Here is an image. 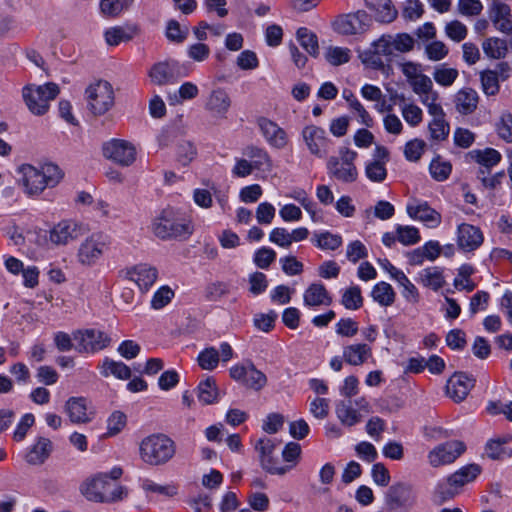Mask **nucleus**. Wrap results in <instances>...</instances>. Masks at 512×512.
Returning <instances> with one entry per match:
<instances>
[{
    "label": "nucleus",
    "instance_id": "nucleus-1",
    "mask_svg": "<svg viewBox=\"0 0 512 512\" xmlns=\"http://www.w3.org/2000/svg\"><path fill=\"white\" fill-rule=\"evenodd\" d=\"M120 467H114L110 472L95 474L80 485L81 494L91 502L115 503L127 497V489L117 480L122 476Z\"/></svg>",
    "mask_w": 512,
    "mask_h": 512
},
{
    "label": "nucleus",
    "instance_id": "nucleus-2",
    "mask_svg": "<svg viewBox=\"0 0 512 512\" xmlns=\"http://www.w3.org/2000/svg\"><path fill=\"white\" fill-rule=\"evenodd\" d=\"M17 172L18 185L30 198L40 196L47 188H54L64 177L63 171L53 163H46L39 167L23 164Z\"/></svg>",
    "mask_w": 512,
    "mask_h": 512
},
{
    "label": "nucleus",
    "instance_id": "nucleus-3",
    "mask_svg": "<svg viewBox=\"0 0 512 512\" xmlns=\"http://www.w3.org/2000/svg\"><path fill=\"white\" fill-rule=\"evenodd\" d=\"M138 454L140 460L148 466H163L174 458L176 444L166 434H150L139 442Z\"/></svg>",
    "mask_w": 512,
    "mask_h": 512
},
{
    "label": "nucleus",
    "instance_id": "nucleus-4",
    "mask_svg": "<svg viewBox=\"0 0 512 512\" xmlns=\"http://www.w3.org/2000/svg\"><path fill=\"white\" fill-rule=\"evenodd\" d=\"M152 231L160 239H187L193 233V225L184 214L166 208L153 220Z\"/></svg>",
    "mask_w": 512,
    "mask_h": 512
},
{
    "label": "nucleus",
    "instance_id": "nucleus-5",
    "mask_svg": "<svg viewBox=\"0 0 512 512\" xmlns=\"http://www.w3.org/2000/svg\"><path fill=\"white\" fill-rule=\"evenodd\" d=\"M399 68L413 93L419 97L423 105L429 104L433 100H439V93L434 90L431 78L423 73L421 64L404 61L399 64Z\"/></svg>",
    "mask_w": 512,
    "mask_h": 512
},
{
    "label": "nucleus",
    "instance_id": "nucleus-6",
    "mask_svg": "<svg viewBox=\"0 0 512 512\" xmlns=\"http://www.w3.org/2000/svg\"><path fill=\"white\" fill-rule=\"evenodd\" d=\"M60 93L56 83L48 82L43 85L27 84L22 88V99L29 110L35 116H43L50 109V103Z\"/></svg>",
    "mask_w": 512,
    "mask_h": 512
},
{
    "label": "nucleus",
    "instance_id": "nucleus-7",
    "mask_svg": "<svg viewBox=\"0 0 512 512\" xmlns=\"http://www.w3.org/2000/svg\"><path fill=\"white\" fill-rule=\"evenodd\" d=\"M482 469L478 464H468L451 474L445 481L439 482L434 490V497L439 502L454 498L461 487L474 481Z\"/></svg>",
    "mask_w": 512,
    "mask_h": 512
},
{
    "label": "nucleus",
    "instance_id": "nucleus-8",
    "mask_svg": "<svg viewBox=\"0 0 512 512\" xmlns=\"http://www.w3.org/2000/svg\"><path fill=\"white\" fill-rule=\"evenodd\" d=\"M110 238L102 232L86 237L77 249V261L86 267L95 265L109 250Z\"/></svg>",
    "mask_w": 512,
    "mask_h": 512
},
{
    "label": "nucleus",
    "instance_id": "nucleus-9",
    "mask_svg": "<svg viewBox=\"0 0 512 512\" xmlns=\"http://www.w3.org/2000/svg\"><path fill=\"white\" fill-rule=\"evenodd\" d=\"M357 152L347 147L339 149V156L330 157L327 168L330 175L343 183L355 182L358 178V170L355 166Z\"/></svg>",
    "mask_w": 512,
    "mask_h": 512
},
{
    "label": "nucleus",
    "instance_id": "nucleus-10",
    "mask_svg": "<svg viewBox=\"0 0 512 512\" xmlns=\"http://www.w3.org/2000/svg\"><path fill=\"white\" fill-rule=\"evenodd\" d=\"M89 110L94 115H103L108 112L115 103V94L112 85L105 80L91 83L85 91Z\"/></svg>",
    "mask_w": 512,
    "mask_h": 512
},
{
    "label": "nucleus",
    "instance_id": "nucleus-11",
    "mask_svg": "<svg viewBox=\"0 0 512 512\" xmlns=\"http://www.w3.org/2000/svg\"><path fill=\"white\" fill-rule=\"evenodd\" d=\"M86 231L83 223L74 219H62L55 223L48 231V242L55 247L71 244Z\"/></svg>",
    "mask_w": 512,
    "mask_h": 512
},
{
    "label": "nucleus",
    "instance_id": "nucleus-12",
    "mask_svg": "<svg viewBox=\"0 0 512 512\" xmlns=\"http://www.w3.org/2000/svg\"><path fill=\"white\" fill-rule=\"evenodd\" d=\"M416 502L415 492L410 484L396 483L386 493V505L389 512H407Z\"/></svg>",
    "mask_w": 512,
    "mask_h": 512
},
{
    "label": "nucleus",
    "instance_id": "nucleus-13",
    "mask_svg": "<svg viewBox=\"0 0 512 512\" xmlns=\"http://www.w3.org/2000/svg\"><path fill=\"white\" fill-rule=\"evenodd\" d=\"M103 156L116 163L117 165L127 167L136 160L135 146L123 139H111L102 146Z\"/></svg>",
    "mask_w": 512,
    "mask_h": 512
},
{
    "label": "nucleus",
    "instance_id": "nucleus-14",
    "mask_svg": "<svg viewBox=\"0 0 512 512\" xmlns=\"http://www.w3.org/2000/svg\"><path fill=\"white\" fill-rule=\"evenodd\" d=\"M371 412L369 401L365 397H360L354 402L351 400L340 401L337 403L335 413L338 420L347 427H352L361 422L363 414Z\"/></svg>",
    "mask_w": 512,
    "mask_h": 512
},
{
    "label": "nucleus",
    "instance_id": "nucleus-15",
    "mask_svg": "<svg viewBox=\"0 0 512 512\" xmlns=\"http://www.w3.org/2000/svg\"><path fill=\"white\" fill-rule=\"evenodd\" d=\"M302 140L311 155L317 158H325L329 153L331 140L324 128L314 124L303 127Z\"/></svg>",
    "mask_w": 512,
    "mask_h": 512
},
{
    "label": "nucleus",
    "instance_id": "nucleus-16",
    "mask_svg": "<svg viewBox=\"0 0 512 512\" xmlns=\"http://www.w3.org/2000/svg\"><path fill=\"white\" fill-rule=\"evenodd\" d=\"M465 445L458 440H451L435 446L428 452L427 460L430 466L438 468L452 464L465 452Z\"/></svg>",
    "mask_w": 512,
    "mask_h": 512
},
{
    "label": "nucleus",
    "instance_id": "nucleus-17",
    "mask_svg": "<svg viewBox=\"0 0 512 512\" xmlns=\"http://www.w3.org/2000/svg\"><path fill=\"white\" fill-rule=\"evenodd\" d=\"M75 348L80 353H96L110 344V337L97 329L77 330L73 332Z\"/></svg>",
    "mask_w": 512,
    "mask_h": 512
},
{
    "label": "nucleus",
    "instance_id": "nucleus-18",
    "mask_svg": "<svg viewBox=\"0 0 512 512\" xmlns=\"http://www.w3.org/2000/svg\"><path fill=\"white\" fill-rule=\"evenodd\" d=\"M229 374L233 380L241 382L246 387L256 391L261 390L267 383L265 374L250 361L233 365L229 369Z\"/></svg>",
    "mask_w": 512,
    "mask_h": 512
},
{
    "label": "nucleus",
    "instance_id": "nucleus-19",
    "mask_svg": "<svg viewBox=\"0 0 512 512\" xmlns=\"http://www.w3.org/2000/svg\"><path fill=\"white\" fill-rule=\"evenodd\" d=\"M432 120L428 124L430 138L434 141H444L450 131L449 123L445 119V112L439 100L430 101L424 104Z\"/></svg>",
    "mask_w": 512,
    "mask_h": 512
},
{
    "label": "nucleus",
    "instance_id": "nucleus-20",
    "mask_svg": "<svg viewBox=\"0 0 512 512\" xmlns=\"http://www.w3.org/2000/svg\"><path fill=\"white\" fill-rule=\"evenodd\" d=\"M511 68L506 62H499L494 69H486L480 72L482 90L486 95L494 96L499 92V82L505 81L510 76Z\"/></svg>",
    "mask_w": 512,
    "mask_h": 512
},
{
    "label": "nucleus",
    "instance_id": "nucleus-21",
    "mask_svg": "<svg viewBox=\"0 0 512 512\" xmlns=\"http://www.w3.org/2000/svg\"><path fill=\"white\" fill-rule=\"evenodd\" d=\"M122 273L125 279L134 282L143 292L148 291L158 278L157 269L147 263L135 265Z\"/></svg>",
    "mask_w": 512,
    "mask_h": 512
},
{
    "label": "nucleus",
    "instance_id": "nucleus-22",
    "mask_svg": "<svg viewBox=\"0 0 512 512\" xmlns=\"http://www.w3.org/2000/svg\"><path fill=\"white\" fill-rule=\"evenodd\" d=\"M406 211L412 219L421 221L428 228H436L442 221L441 214L424 201L413 199L407 204Z\"/></svg>",
    "mask_w": 512,
    "mask_h": 512
},
{
    "label": "nucleus",
    "instance_id": "nucleus-23",
    "mask_svg": "<svg viewBox=\"0 0 512 512\" xmlns=\"http://www.w3.org/2000/svg\"><path fill=\"white\" fill-rule=\"evenodd\" d=\"M489 18L499 32L512 34V11L510 6L500 0H493L489 7Z\"/></svg>",
    "mask_w": 512,
    "mask_h": 512
},
{
    "label": "nucleus",
    "instance_id": "nucleus-24",
    "mask_svg": "<svg viewBox=\"0 0 512 512\" xmlns=\"http://www.w3.org/2000/svg\"><path fill=\"white\" fill-rule=\"evenodd\" d=\"M484 241V236L479 227L468 223H462L457 228V245L464 252H472L478 249Z\"/></svg>",
    "mask_w": 512,
    "mask_h": 512
},
{
    "label": "nucleus",
    "instance_id": "nucleus-25",
    "mask_svg": "<svg viewBox=\"0 0 512 512\" xmlns=\"http://www.w3.org/2000/svg\"><path fill=\"white\" fill-rule=\"evenodd\" d=\"M205 110L216 119H225L231 107V98L222 88L214 89L205 102Z\"/></svg>",
    "mask_w": 512,
    "mask_h": 512
},
{
    "label": "nucleus",
    "instance_id": "nucleus-26",
    "mask_svg": "<svg viewBox=\"0 0 512 512\" xmlns=\"http://www.w3.org/2000/svg\"><path fill=\"white\" fill-rule=\"evenodd\" d=\"M65 411L72 423L85 424L92 420L94 412L86 398L70 397L65 403Z\"/></svg>",
    "mask_w": 512,
    "mask_h": 512
},
{
    "label": "nucleus",
    "instance_id": "nucleus-27",
    "mask_svg": "<svg viewBox=\"0 0 512 512\" xmlns=\"http://www.w3.org/2000/svg\"><path fill=\"white\" fill-rule=\"evenodd\" d=\"M260 131L267 143L276 149H283L288 144V135L286 131L277 123L267 119L258 120Z\"/></svg>",
    "mask_w": 512,
    "mask_h": 512
},
{
    "label": "nucleus",
    "instance_id": "nucleus-28",
    "mask_svg": "<svg viewBox=\"0 0 512 512\" xmlns=\"http://www.w3.org/2000/svg\"><path fill=\"white\" fill-rule=\"evenodd\" d=\"M256 451L259 453L262 467L271 474L284 475L288 468L277 466L273 460L272 454L275 449V443L272 439L261 438L255 445Z\"/></svg>",
    "mask_w": 512,
    "mask_h": 512
},
{
    "label": "nucleus",
    "instance_id": "nucleus-29",
    "mask_svg": "<svg viewBox=\"0 0 512 512\" xmlns=\"http://www.w3.org/2000/svg\"><path fill=\"white\" fill-rule=\"evenodd\" d=\"M474 386V380L464 373H455L447 382L446 391L455 402L464 400Z\"/></svg>",
    "mask_w": 512,
    "mask_h": 512
},
{
    "label": "nucleus",
    "instance_id": "nucleus-30",
    "mask_svg": "<svg viewBox=\"0 0 512 512\" xmlns=\"http://www.w3.org/2000/svg\"><path fill=\"white\" fill-rule=\"evenodd\" d=\"M53 444L46 437H38L35 443L28 449L25 460L30 465H41L50 456Z\"/></svg>",
    "mask_w": 512,
    "mask_h": 512
},
{
    "label": "nucleus",
    "instance_id": "nucleus-31",
    "mask_svg": "<svg viewBox=\"0 0 512 512\" xmlns=\"http://www.w3.org/2000/svg\"><path fill=\"white\" fill-rule=\"evenodd\" d=\"M303 300L308 307L329 306L332 303L331 295L321 283L309 285L303 294Z\"/></svg>",
    "mask_w": 512,
    "mask_h": 512
},
{
    "label": "nucleus",
    "instance_id": "nucleus-32",
    "mask_svg": "<svg viewBox=\"0 0 512 512\" xmlns=\"http://www.w3.org/2000/svg\"><path fill=\"white\" fill-rule=\"evenodd\" d=\"M372 348L368 344L356 343L343 349V359L352 366H360L372 358Z\"/></svg>",
    "mask_w": 512,
    "mask_h": 512
},
{
    "label": "nucleus",
    "instance_id": "nucleus-33",
    "mask_svg": "<svg viewBox=\"0 0 512 512\" xmlns=\"http://www.w3.org/2000/svg\"><path fill=\"white\" fill-rule=\"evenodd\" d=\"M365 17V14L361 12L339 17L335 22V28L339 33L345 35L360 33L364 30L363 20Z\"/></svg>",
    "mask_w": 512,
    "mask_h": 512
},
{
    "label": "nucleus",
    "instance_id": "nucleus-34",
    "mask_svg": "<svg viewBox=\"0 0 512 512\" xmlns=\"http://www.w3.org/2000/svg\"><path fill=\"white\" fill-rule=\"evenodd\" d=\"M138 33L136 25L114 26L105 30L104 38L109 46H117L121 42L130 41Z\"/></svg>",
    "mask_w": 512,
    "mask_h": 512
},
{
    "label": "nucleus",
    "instance_id": "nucleus-35",
    "mask_svg": "<svg viewBox=\"0 0 512 512\" xmlns=\"http://www.w3.org/2000/svg\"><path fill=\"white\" fill-rule=\"evenodd\" d=\"M243 155L253 164L256 170L270 172L272 170V160L263 148L248 146L243 150Z\"/></svg>",
    "mask_w": 512,
    "mask_h": 512
},
{
    "label": "nucleus",
    "instance_id": "nucleus-36",
    "mask_svg": "<svg viewBox=\"0 0 512 512\" xmlns=\"http://www.w3.org/2000/svg\"><path fill=\"white\" fill-rule=\"evenodd\" d=\"M481 46L485 56L492 60L504 59L509 52L507 40L500 37H488Z\"/></svg>",
    "mask_w": 512,
    "mask_h": 512
},
{
    "label": "nucleus",
    "instance_id": "nucleus-37",
    "mask_svg": "<svg viewBox=\"0 0 512 512\" xmlns=\"http://www.w3.org/2000/svg\"><path fill=\"white\" fill-rule=\"evenodd\" d=\"M367 7L375 13L379 22L390 23L397 17L391 0H365Z\"/></svg>",
    "mask_w": 512,
    "mask_h": 512
},
{
    "label": "nucleus",
    "instance_id": "nucleus-38",
    "mask_svg": "<svg viewBox=\"0 0 512 512\" xmlns=\"http://www.w3.org/2000/svg\"><path fill=\"white\" fill-rule=\"evenodd\" d=\"M478 99V94L474 89L463 88L455 95L456 110L463 115L471 114L477 108Z\"/></svg>",
    "mask_w": 512,
    "mask_h": 512
},
{
    "label": "nucleus",
    "instance_id": "nucleus-39",
    "mask_svg": "<svg viewBox=\"0 0 512 512\" xmlns=\"http://www.w3.org/2000/svg\"><path fill=\"white\" fill-rule=\"evenodd\" d=\"M141 488L147 495L156 494L166 499L177 496L179 491L176 483L159 484L148 478L141 481Z\"/></svg>",
    "mask_w": 512,
    "mask_h": 512
},
{
    "label": "nucleus",
    "instance_id": "nucleus-40",
    "mask_svg": "<svg viewBox=\"0 0 512 512\" xmlns=\"http://www.w3.org/2000/svg\"><path fill=\"white\" fill-rule=\"evenodd\" d=\"M418 282L426 288L437 291L444 286L446 281L441 268L429 267L419 272Z\"/></svg>",
    "mask_w": 512,
    "mask_h": 512
},
{
    "label": "nucleus",
    "instance_id": "nucleus-41",
    "mask_svg": "<svg viewBox=\"0 0 512 512\" xmlns=\"http://www.w3.org/2000/svg\"><path fill=\"white\" fill-rule=\"evenodd\" d=\"M342 96L346 100L349 109L359 118V123L366 127H372L374 123L373 118L354 93L351 90L345 89L342 92Z\"/></svg>",
    "mask_w": 512,
    "mask_h": 512
},
{
    "label": "nucleus",
    "instance_id": "nucleus-42",
    "mask_svg": "<svg viewBox=\"0 0 512 512\" xmlns=\"http://www.w3.org/2000/svg\"><path fill=\"white\" fill-rule=\"evenodd\" d=\"M100 372L102 376L109 377L113 375L114 377L126 380L131 376L130 368L124 364L123 362L114 361L109 358H105L101 365L99 366Z\"/></svg>",
    "mask_w": 512,
    "mask_h": 512
},
{
    "label": "nucleus",
    "instance_id": "nucleus-43",
    "mask_svg": "<svg viewBox=\"0 0 512 512\" xmlns=\"http://www.w3.org/2000/svg\"><path fill=\"white\" fill-rule=\"evenodd\" d=\"M371 297L379 305L388 307L394 303L396 294L390 284L379 282L372 288Z\"/></svg>",
    "mask_w": 512,
    "mask_h": 512
},
{
    "label": "nucleus",
    "instance_id": "nucleus-44",
    "mask_svg": "<svg viewBox=\"0 0 512 512\" xmlns=\"http://www.w3.org/2000/svg\"><path fill=\"white\" fill-rule=\"evenodd\" d=\"M173 66L169 62H159L152 66L149 77L156 85H165L173 79Z\"/></svg>",
    "mask_w": 512,
    "mask_h": 512
},
{
    "label": "nucleus",
    "instance_id": "nucleus-45",
    "mask_svg": "<svg viewBox=\"0 0 512 512\" xmlns=\"http://www.w3.org/2000/svg\"><path fill=\"white\" fill-rule=\"evenodd\" d=\"M512 442V434L490 439L485 446L487 456L492 460H501L505 454L504 445Z\"/></svg>",
    "mask_w": 512,
    "mask_h": 512
},
{
    "label": "nucleus",
    "instance_id": "nucleus-46",
    "mask_svg": "<svg viewBox=\"0 0 512 512\" xmlns=\"http://www.w3.org/2000/svg\"><path fill=\"white\" fill-rule=\"evenodd\" d=\"M218 388L212 377L200 382L198 386V399L205 405L213 404L218 400Z\"/></svg>",
    "mask_w": 512,
    "mask_h": 512
},
{
    "label": "nucleus",
    "instance_id": "nucleus-47",
    "mask_svg": "<svg viewBox=\"0 0 512 512\" xmlns=\"http://www.w3.org/2000/svg\"><path fill=\"white\" fill-rule=\"evenodd\" d=\"M470 155L477 163L487 168L497 165L501 160V154L493 148L473 150Z\"/></svg>",
    "mask_w": 512,
    "mask_h": 512
},
{
    "label": "nucleus",
    "instance_id": "nucleus-48",
    "mask_svg": "<svg viewBox=\"0 0 512 512\" xmlns=\"http://www.w3.org/2000/svg\"><path fill=\"white\" fill-rule=\"evenodd\" d=\"M324 57L329 64L339 66L350 61L351 51L346 47L329 46L324 52Z\"/></svg>",
    "mask_w": 512,
    "mask_h": 512
},
{
    "label": "nucleus",
    "instance_id": "nucleus-49",
    "mask_svg": "<svg viewBox=\"0 0 512 512\" xmlns=\"http://www.w3.org/2000/svg\"><path fill=\"white\" fill-rule=\"evenodd\" d=\"M312 241L314 244L323 250H336L342 244L341 236L332 234L328 231L322 233H315Z\"/></svg>",
    "mask_w": 512,
    "mask_h": 512
},
{
    "label": "nucleus",
    "instance_id": "nucleus-50",
    "mask_svg": "<svg viewBox=\"0 0 512 512\" xmlns=\"http://www.w3.org/2000/svg\"><path fill=\"white\" fill-rule=\"evenodd\" d=\"M341 303L346 309L358 310L363 305V297L359 286L353 285L347 288L343 294Z\"/></svg>",
    "mask_w": 512,
    "mask_h": 512
},
{
    "label": "nucleus",
    "instance_id": "nucleus-51",
    "mask_svg": "<svg viewBox=\"0 0 512 512\" xmlns=\"http://www.w3.org/2000/svg\"><path fill=\"white\" fill-rule=\"evenodd\" d=\"M297 39L300 45L305 49L311 56L318 55V40L317 36L309 31L307 28H299L297 31Z\"/></svg>",
    "mask_w": 512,
    "mask_h": 512
},
{
    "label": "nucleus",
    "instance_id": "nucleus-52",
    "mask_svg": "<svg viewBox=\"0 0 512 512\" xmlns=\"http://www.w3.org/2000/svg\"><path fill=\"white\" fill-rule=\"evenodd\" d=\"M220 361L219 352L214 347L205 348L197 357V362L203 370H214Z\"/></svg>",
    "mask_w": 512,
    "mask_h": 512
},
{
    "label": "nucleus",
    "instance_id": "nucleus-53",
    "mask_svg": "<svg viewBox=\"0 0 512 512\" xmlns=\"http://www.w3.org/2000/svg\"><path fill=\"white\" fill-rule=\"evenodd\" d=\"M459 73L455 68L447 67L445 65L438 66L433 71V78L441 86L449 87L457 79Z\"/></svg>",
    "mask_w": 512,
    "mask_h": 512
},
{
    "label": "nucleus",
    "instance_id": "nucleus-54",
    "mask_svg": "<svg viewBox=\"0 0 512 512\" xmlns=\"http://www.w3.org/2000/svg\"><path fill=\"white\" fill-rule=\"evenodd\" d=\"M446 36L454 42L463 41L468 35L467 26L459 20H451L445 24Z\"/></svg>",
    "mask_w": 512,
    "mask_h": 512
},
{
    "label": "nucleus",
    "instance_id": "nucleus-55",
    "mask_svg": "<svg viewBox=\"0 0 512 512\" xmlns=\"http://www.w3.org/2000/svg\"><path fill=\"white\" fill-rule=\"evenodd\" d=\"M429 171L433 179L436 181H444L451 174L452 166L450 162L437 157L431 161Z\"/></svg>",
    "mask_w": 512,
    "mask_h": 512
},
{
    "label": "nucleus",
    "instance_id": "nucleus-56",
    "mask_svg": "<svg viewBox=\"0 0 512 512\" xmlns=\"http://www.w3.org/2000/svg\"><path fill=\"white\" fill-rule=\"evenodd\" d=\"M401 114L404 120L411 127L418 126L423 120V111L415 103H406L401 107Z\"/></svg>",
    "mask_w": 512,
    "mask_h": 512
},
{
    "label": "nucleus",
    "instance_id": "nucleus-57",
    "mask_svg": "<svg viewBox=\"0 0 512 512\" xmlns=\"http://www.w3.org/2000/svg\"><path fill=\"white\" fill-rule=\"evenodd\" d=\"M196 155V147L190 141H184L177 147L176 160L184 167L188 166L195 159Z\"/></svg>",
    "mask_w": 512,
    "mask_h": 512
},
{
    "label": "nucleus",
    "instance_id": "nucleus-58",
    "mask_svg": "<svg viewBox=\"0 0 512 512\" xmlns=\"http://www.w3.org/2000/svg\"><path fill=\"white\" fill-rule=\"evenodd\" d=\"M198 94L199 89L197 85L192 82H185L179 87L178 93L170 97V102L173 105L180 104L183 101L196 98Z\"/></svg>",
    "mask_w": 512,
    "mask_h": 512
},
{
    "label": "nucleus",
    "instance_id": "nucleus-59",
    "mask_svg": "<svg viewBox=\"0 0 512 512\" xmlns=\"http://www.w3.org/2000/svg\"><path fill=\"white\" fill-rule=\"evenodd\" d=\"M386 164L383 161L372 160L366 164L365 174L373 182H383L387 176Z\"/></svg>",
    "mask_w": 512,
    "mask_h": 512
},
{
    "label": "nucleus",
    "instance_id": "nucleus-60",
    "mask_svg": "<svg viewBox=\"0 0 512 512\" xmlns=\"http://www.w3.org/2000/svg\"><path fill=\"white\" fill-rule=\"evenodd\" d=\"M397 240L405 246L414 245L420 241L419 230L414 226H398Z\"/></svg>",
    "mask_w": 512,
    "mask_h": 512
},
{
    "label": "nucleus",
    "instance_id": "nucleus-61",
    "mask_svg": "<svg viewBox=\"0 0 512 512\" xmlns=\"http://www.w3.org/2000/svg\"><path fill=\"white\" fill-rule=\"evenodd\" d=\"M483 11V4L480 0H458L457 12L465 17L479 16Z\"/></svg>",
    "mask_w": 512,
    "mask_h": 512
},
{
    "label": "nucleus",
    "instance_id": "nucleus-62",
    "mask_svg": "<svg viewBox=\"0 0 512 512\" xmlns=\"http://www.w3.org/2000/svg\"><path fill=\"white\" fill-rule=\"evenodd\" d=\"M127 424V417L121 411H114L107 419V436L119 434Z\"/></svg>",
    "mask_w": 512,
    "mask_h": 512
},
{
    "label": "nucleus",
    "instance_id": "nucleus-63",
    "mask_svg": "<svg viewBox=\"0 0 512 512\" xmlns=\"http://www.w3.org/2000/svg\"><path fill=\"white\" fill-rule=\"evenodd\" d=\"M449 49L442 41L435 40L425 46V55L431 61L443 60L448 55Z\"/></svg>",
    "mask_w": 512,
    "mask_h": 512
},
{
    "label": "nucleus",
    "instance_id": "nucleus-64",
    "mask_svg": "<svg viewBox=\"0 0 512 512\" xmlns=\"http://www.w3.org/2000/svg\"><path fill=\"white\" fill-rule=\"evenodd\" d=\"M496 130L499 137L507 143H512V115L509 112L501 114L499 122L496 124Z\"/></svg>",
    "mask_w": 512,
    "mask_h": 512
}]
</instances>
